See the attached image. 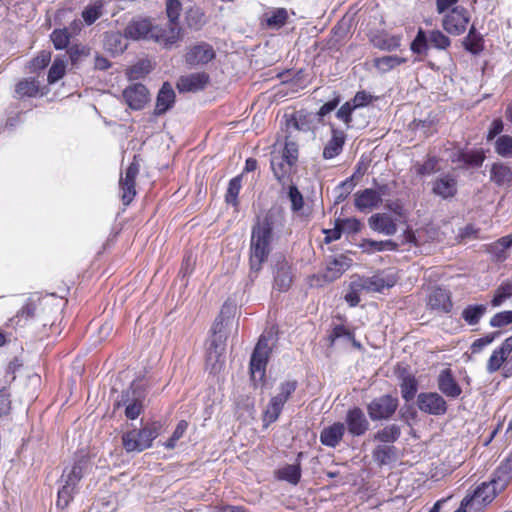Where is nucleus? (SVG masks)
Instances as JSON below:
<instances>
[{
    "label": "nucleus",
    "instance_id": "37998d69",
    "mask_svg": "<svg viewBox=\"0 0 512 512\" xmlns=\"http://www.w3.org/2000/svg\"><path fill=\"white\" fill-rule=\"evenodd\" d=\"M374 46L386 51H393L400 47L401 37L397 35H382L373 39Z\"/></svg>",
    "mask_w": 512,
    "mask_h": 512
},
{
    "label": "nucleus",
    "instance_id": "49530a36",
    "mask_svg": "<svg viewBox=\"0 0 512 512\" xmlns=\"http://www.w3.org/2000/svg\"><path fill=\"white\" fill-rule=\"evenodd\" d=\"M287 196L291 203L292 212L300 213L304 207V198L295 184L289 185Z\"/></svg>",
    "mask_w": 512,
    "mask_h": 512
},
{
    "label": "nucleus",
    "instance_id": "9d476101",
    "mask_svg": "<svg viewBox=\"0 0 512 512\" xmlns=\"http://www.w3.org/2000/svg\"><path fill=\"white\" fill-rule=\"evenodd\" d=\"M216 56L214 48L207 42H199L187 48L185 62L189 67L205 65Z\"/></svg>",
    "mask_w": 512,
    "mask_h": 512
},
{
    "label": "nucleus",
    "instance_id": "a18cd8bd",
    "mask_svg": "<svg viewBox=\"0 0 512 512\" xmlns=\"http://www.w3.org/2000/svg\"><path fill=\"white\" fill-rule=\"evenodd\" d=\"M241 176H236L229 181L225 201L234 207L238 205V195L241 190Z\"/></svg>",
    "mask_w": 512,
    "mask_h": 512
},
{
    "label": "nucleus",
    "instance_id": "412c9836",
    "mask_svg": "<svg viewBox=\"0 0 512 512\" xmlns=\"http://www.w3.org/2000/svg\"><path fill=\"white\" fill-rule=\"evenodd\" d=\"M209 81V75L205 72L191 73L179 78L177 88L180 92H196L204 89Z\"/></svg>",
    "mask_w": 512,
    "mask_h": 512
},
{
    "label": "nucleus",
    "instance_id": "f704fd0d",
    "mask_svg": "<svg viewBox=\"0 0 512 512\" xmlns=\"http://www.w3.org/2000/svg\"><path fill=\"white\" fill-rule=\"evenodd\" d=\"M397 449L393 445H378L372 452L373 459L379 465H387L396 459Z\"/></svg>",
    "mask_w": 512,
    "mask_h": 512
},
{
    "label": "nucleus",
    "instance_id": "ea45409f",
    "mask_svg": "<svg viewBox=\"0 0 512 512\" xmlns=\"http://www.w3.org/2000/svg\"><path fill=\"white\" fill-rule=\"evenodd\" d=\"M277 478L289 482L290 484L296 485L301 478V466L300 463L289 464L277 471Z\"/></svg>",
    "mask_w": 512,
    "mask_h": 512
},
{
    "label": "nucleus",
    "instance_id": "6ab92c4d",
    "mask_svg": "<svg viewBox=\"0 0 512 512\" xmlns=\"http://www.w3.org/2000/svg\"><path fill=\"white\" fill-rule=\"evenodd\" d=\"M437 386L439 391L448 398H458L462 393L460 385L449 368L440 371L437 377Z\"/></svg>",
    "mask_w": 512,
    "mask_h": 512
},
{
    "label": "nucleus",
    "instance_id": "e433bc0d",
    "mask_svg": "<svg viewBox=\"0 0 512 512\" xmlns=\"http://www.w3.org/2000/svg\"><path fill=\"white\" fill-rule=\"evenodd\" d=\"M400 390L405 401H411L417 393V380L409 373H402L400 376Z\"/></svg>",
    "mask_w": 512,
    "mask_h": 512
},
{
    "label": "nucleus",
    "instance_id": "0e129e2a",
    "mask_svg": "<svg viewBox=\"0 0 512 512\" xmlns=\"http://www.w3.org/2000/svg\"><path fill=\"white\" fill-rule=\"evenodd\" d=\"M354 110L355 109L352 108V103L347 101L336 112V117L339 120H341L342 122H344V124L346 125V128H350L352 126L351 125V120H352L351 115Z\"/></svg>",
    "mask_w": 512,
    "mask_h": 512
},
{
    "label": "nucleus",
    "instance_id": "b1692460",
    "mask_svg": "<svg viewBox=\"0 0 512 512\" xmlns=\"http://www.w3.org/2000/svg\"><path fill=\"white\" fill-rule=\"evenodd\" d=\"M393 284L387 281L382 275L376 274L371 277H357L354 279L356 288H363L367 292H382Z\"/></svg>",
    "mask_w": 512,
    "mask_h": 512
},
{
    "label": "nucleus",
    "instance_id": "c9c22d12",
    "mask_svg": "<svg viewBox=\"0 0 512 512\" xmlns=\"http://www.w3.org/2000/svg\"><path fill=\"white\" fill-rule=\"evenodd\" d=\"M85 465L86 461L81 460L75 463L69 470L65 469L62 474L64 485H69L75 489L78 482L83 477Z\"/></svg>",
    "mask_w": 512,
    "mask_h": 512
},
{
    "label": "nucleus",
    "instance_id": "20e7f679",
    "mask_svg": "<svg viewBox=\"0 0 512 512\" xmlns=\"http://www.w3.org/2000/svg\"><path fill=\"white\" fill-rule=\"evenodd\" d=\"M296 387L297 382L294 380L285 381L279 385V392L270 399L264 411L263 421L266 423V426L279 418L285 403L295 392Z\"/></svg>",
    "mask_w": 512,
    "mask_h": 512
},
{
    "label": "nucleus",
    "instance_id": "bf43d9fd",
    "mask_svg": "<svg viewBox=\"0 0 512 512\" xmlns=\"http://www.w3.org/2000/svg\"><path fill=\"white\" fill-rule=\"evenodd\" d=\"M279 155L295 165L298 160V145L293 141L287 140L282 153Z\"/></svg>",
    "mask_w": 512,
    "mask_h": 512
},
{
    "label": "nucleus",
    "instance_id": "338daca9",
    "mask_svg": "<svg viewBox=\"0 0 512 512\" xmlns=\"http://www.w3.org/2000/svg\"><path fill=\"white\" fill-rule=\"evenodd\" d=\"M287 12L285 9H277L267 18L269 27H281L286 23Z\"/></svg>",
    "mask_w": 512,
    "mask_h": 512
},
{
    "label": "nucleus",
    "instance_id": "09e8293b",
    "mask_svg": "<svg viewBox=\"0 0 512 512\" xmlns=\"http://www.w3.org/2000/svg\"><path fill=\"white\" fill-rule=\"evenodd\" d=\"M103 4L100 1L87 6L82 12V17L86 24H93L102 14Z\"/></svg>",
    "mask_w": 512,
    "mask_h": 512
},
{
    "label": "nucleus",
    "instance_id": "58836bf2",
    "mask_svg": "<svg viewBox=\"0 0 512 512\" xmlns=\"http://www.w3.org/2000/svg\"><path fill=\"white\" fill-rule=\"evenodd\" d=\"M510 298H512V282L506 280L503 281L494 291V295L491 299V305L493 307H500Z\"/></svg>",
    "mask_w": 512,
    "mask_h": 512
},
{
    "label": "nucleus",
    "instance_id": "39448f33",
    "mask_svg": "<svg viewBox=\"0 0 512 512\" xmlns=\"http://www.w3.org/2000/svg\"><path fill=\"white\" fill-rule=\"evenodd\" d=\"M270 353L268 338L264 335L260 336L250 359V373L253 381L264 379Z\"/></svg>",
    "mask_w": 512,
    "mask_h": 512
},
{
    "label": "nucleus",
    "instance_id": "774afa93",
    "mask_svg": "<svg viewBox=\"0 0 512 512\" xmlns=\"http://www.w3.org/2000/svg\"><path fill=\"white\" fill-rule=\"evenodd\" d=\"M437 162L436 158L430 157L423 164H416V173L420 176L434 173L436 171Z\"/></svg>",
    "mask_w": 512,
    "mask_h": 512
},
{
    "label": "nucleus",
    "instance_id": "f8f14e48",
    "mask_svg": "<svg viewBox=\"0 0 512 512\" xmlns=\"http://www.w3.org/2000/svg\"><path fill=\"white\" fill-rule=\"evenodd\" d=\"M140 166L134 160L127 167L124 176L120 177L119 186L121 190V198L124 205H129L136 195L135 180L139 174Z\"/></svg>",
    "mask_w": 512,
    "mask_h": 512
},
{
    "label": "nucleus",
    "instance_id": "6e6d98bb",
    "mask_svg": "<svg viewBox=\"0 0 512 512\" xmlns=\"http://www.w3.org/2000/svg\"><path fill=\"white\" fill-rule=\"evenodd\" d=\"M188 428V423L185 420H181L178 422L172 436L164 443V446L167 449H174L176 446V442L183 437L186 430Z\"/></svg>",
    "mask_w": 512,
    "mask_h": 512
},
{
    "label": "nucleus",
    "instance_id": "052dcab7",
    "mask_svg": "<svg viewBox=\"0 0 512 512\" xmlns=\"http://www.w3.org/2000/svg\"><path fill=\"white\" fill-rule=\"evenodd\" d=\"M460 159L466 166L480 167L483 164L485 156L482 152L462 153Z\"/></svg>",
    "mask_w": 512,
    "mask_h": 512
},
{
    "label": "nucleus",
    "instance_id": "7ed1b4c3",
    "mask_svg": "<svg viewBox=\"0 0 512 512\" xmlns=\"http://www.w3.org/2000/svg\"><path fill=\"white\" fill-rule=\"evenodd\" d=\"M146 398L145 389L140 383L133 382L131 386L122 392L121 399L116 406L125 407V416L128 419H136L143 411Z\"/></svg>",
    "mask_w": 512,
    "mask_h": 512
},
{
    "label": "nucleus",
    "instance_id": "bb28decb",
    "mask_svg": "<svg viewBox=\"0 0 512 512\" xmlns=\"http://www.w3.org/2000/svg\"><path fill=\"white\" fill-rule=\"evenodd\" d=\"M331 133V139L326 143L323 149L324 159H332L339 155L345 143V134L343 131L332 126Z\"/></svg>",
    "mask_w": 512,
    "mask_h": 512
},
{
    "label": "nucleus",
    "instance_id": "393cba45",
    "mask_svg": "<svg viewBox=\"0 0 512 512\" xmlns=\"http://www.w3.org/2000/svg\"><path fill=\"white\" fill-rule=\"evenodd\" d=\"M345 433V425L341 422L323 428L320 433V442L327 447L335 448L342 440Z\"/></svg>",
    "mask_w": 512,
    "mask_h": 512
},
{
    "label": "nucleus",
    "instance_id": "2eb2a0df",
    "mask_svg": "<svg viewBox=\"0 0 512 512\" xmlns=\"http://www.w3.org/2000/svg\"><path fill=\"white\" fill-rule=\"evenodd\" d=\"M155 25L147 18L131 20L124 30V35L133 40H151Z\"/></svg>",
    "mask_w": 512,
    "mask_h": 512
},
{
    "label": "nucleus",
    "instance_id": "423d86ee",
    "mask_svg": "<svg viewBox=\"0 0 512 512\" xmlns=\"http://www.w3.org/2000/svg\"><path fill=\"white\" fill-rule=\"evenodd\" d=\"M351 259L339 255L327 262L324 271L321 274L311 277V285L322 286L324 283H330L340 278L342 274L350 267Z\"/></svg>",
    "mask_w": 512,
    "mask_h": 512
},
{
    "label": "nucleus",
    "instance_id": "4c0bfd02",
    "mask_svg": "<svg viewBox=\"0 0 512 512\" xmlns=\"http://www.w3.org/2000/svg\"><path fill=\"white\" fill-rule=\"evenodd\" d=\"M511 245L512 238L510 236H505L490 244L487 251L495 258V260L502 261L506 258L507 250Z\"/></svg>",
    "mask_w": 512,
    "mask_h": 512
},
{
    "label": "nucleus",
    "instance_id": "e2e57ef3",
    "mask_svg": "<svg viewBox=\"0 0 512 512\" xmlns=\"http://www.w3.org/2000/svg\"><path fill=\"white\" fill-rule=\"evenodd\" d=\"M428 38L437 49H446L450 46V39L439 30L432 31Z\"/></svg>",
    "mask_w": 512,
    "mask_h": 512
},
{
    "label": "nucleus",
    "instance_id": "c85d7f7f",
    "mask_svg": "<svg viewBox=\"0 0 512 512\" xmlns=\"http://www.w3.org/2000/svg\"><path fill=\"white\" fill-rule=\"evenodd\" d=\"M293 281L291 267L286 261H280L276 264L274 276L275 287L279 291H287Z\"/></svg>",
    "mask_w": 512,
    "mask_h": 512
},
{
    "label": "nucleus",
    "instance_id": "1a4fd4ad",
    "mask_svg": "<svg viewBox=\"0 0 512 512\" xmlns=\"http://www.w3.org/2000/svg\"><path fill=\"white\" fill-rule=\"evenodd\" d=\"M417 406L423 413L440 416L447 412L445 399L437 392H422L417 396Z\"/></svg>",
    "mask_w": 512,
    "mask_h": 512
},
{
    "label": "nucleus",
    "instance_id": "2f4dec72",
    "mask_svg": "<svg viewBox=\"0 0 512 512\" xmlns=\"http://www.w3.org/2000/svg\"><path fill=\"white\" fill-rule=\"evenodd\" d=\"M490 180L498 186L512 183V170L507 165L495 163L490 170Z\"/></svg>",
    "mask_w": 512,
    "mask_h": 512
},
{
    "label": "nucleus",
    "instance_id": "dca6fc26",
    "mask_svg": "<svg viewBox=\"0 0 512 512\" xmlns=\"http://www.w3.org/2000/svg\"><path fill=\"white\" fill-rule=\"evenodd\" d=\"M345 422L352 436L364 435L369 429V422L359 407H353L347 411Z\"/></svg>",
    "mask_w": 512,
    "mask_h": 512
},
{
    "label": "nucleus",
    "instance_id": "c03bdc74",
    "mask_svg": "<svg viewBox=\"0 0 512 512\" xmlns=\"http://www.w3.org/2000/svg\"><path fill=\"white\" fill-rule=\"evenodd\" d=\"M398 245L392 240L385 241H375V240H365L362 244V248L367 253H374L377 251H394L396 250Z\"/></svg>",
    "mask_w": 512,
    "mask_h": 512
},
{
    "label": "nucleus",
    "instance_id": "473e14b6",
    "mask_svg": "<svg viewBox=\"0 0 512 512\" xmlns=\"http://www.w3.org/2000/svg\"><path fill=\"white\" fill-rule=\"evenodd\" d=\"M270 163L275 178L280 183H284L285 178L290 174L291 168L294 165L281 157L279 154H273Z\"/></svg>",
    "mask_w": 512,
    "mask_h": 512
},
{
    "label": "nucleus",
    "instance_id": "4d7b16f0",
    "mask_svg": "<svg viewBox=\"0 0 512 512\" xmlns=\"http://www.w3.org/2000/svg\"><path fill=\"white\" fill-rule=\"evenodd\" d=\"M75 489L70 487L69 485H63L58 491V497L56 501V505L59 508H66L70 501L73 499Z\"/></svg>",
    "mask_w": 512,
    "mask_h": 512
},
{
    "label": "nucleus",
    "instance_id": "cd10ccee",
    "mask_svg": "<svg viewBox=\"0 0 512 512\" xmlns=\"http://www.w3.org/2000/svg\"><path fill=\"white\" fill-rule=\"evenodd\" d=\"M314 115L312 113L300 110L295 112L286 122L288 130L294 129L298 131L308 132L312 130Z\"/></svg>",
    "mask_w": 512,
    "mask_h": 512
},
{
    "label": "nucleus",
    "instance_id": "f257e3e1",
    "mask_svg": "<svg viewBox=\"0 0 512 512\" xmlns=\"http://www.w3.org/2000/svg\"><path fill=\"white\" fill-rule=\"evenodd\" d=\"M284 212L281 208H271L263 216L257 217L252 227L250 241V268L259 272L272 251V232L284 225Z\"/></svg>",
    "mask_w": 512,
    "mask_h": 512
},
{
    "label": "nucleus",
    "instance_id": "7c9ffc66",
    "mask_svg": "<svg viewBox=\"0 0 512 512\" xmlns=\"http://www.w3.org/2000/svg\"><path fill=\"white\" fill-rule=\"evenodd\" d=\"M428 304L432 309L449 312L452 302L448 292L444 289H435L429 296Z\"/></svg>",
    "mask_w": 512,
    "mask_h": 512
},
{
    "label": "nucleus",
    "instance_id": "72a5a7b5",
    "mask_svg": "<svg viewBox=\"0 0 512 512\" xmlns=\"http://www.w3.org/2000/svg\"><path fill=\"white\" fill-rule=\"evenodd\" d=\"M486 312L487 306L485 304L468 305L463 309L461 317L468 325L473 326L480 322Z\"/></svg>",
    "mask_w": 512,
    "mask_h": 512
},
{
    "label": "nucleus",
    "instance_id": "4be33fe9",
    "mask_svg": "<svg viewBox=\"0 0 512 512\" xmlns=\"http://www.w3.org/2000/svg\"><path fill=\"white\" fill-rule=\"evenodd\" d=\"M432 192L442 199L452 198L457 193V180L453 175L446 174L433 182Z\"/></svg>",
    "mask_w": 512,
    "mask_h": 512
},
{
    "label": "nucleus",
    "instance_id": "3c124183",
    "mask_svg": "<svg viewBox=\"0 0 512 512\" xmlns=\"http://www.w3.org/2000/svg\"><path fill=\"white\" fill-rule=\"evenodd\" d=\"M496 152L503 157L512 156V137L508 135L500 136L495 143Z\"/></svg>",
    "mask_w": 512,
    "mask_h": 512
},
{
    "label": "nucleus",
    "instance_id": "de8ad7c7",
    "mask_svg": "<svg viewBox=\"0 0 512 512\" xmlns=\"http://www.w3.org/2000/svg\"><path fill=\"white\" fill-rule=\"evenodd\" d=\"M150 70V61L143 60L131 66L127 71V75L130 80H138L146 76L150 72Z\"/></svg>",
    "mask_w": 512,
    "mask_h": 512
},
{
    "label": "nucleus",
    "instance_id": "f03ea898",
    "mask_svg": "<svg viewBox=\"0 0 512 512\" xmlns=\"http://www.w3.org/2000/svg\"><path fill=\"white\" fill-rule=\"evenodd\" d=\"M160 430L161 425L157 422L147 424L141 429H132L123 434L122 445L128 453H140L152 446Z\"/></svg>",
    "mask_w": 512,
    "mask_h": 512
},
{
    "label": "nucleus",
    "instance_id": "5fc2aeb1",
    "mask_svg": "<svg viewBox=\"0 0 512 512\" xmlns=\"http://www.w3.org/2000/svg\"><path fill=\"white\" fill-rule=\"evenodd\" d=\"M182 10V4L179 0H167L166 13L169 19L168 23L179 24L178 19Z\"/></svg>",
    "mask_w": 512,
    "mask_h": 512
},
{
    "label": "nucleus",
    "instance_id": "8fccbe9b",
    "mask_svg": "<svg viewBox=\"0 0 512 512\" xmlns=\"http://www.w3.org/2000/svg\"><path fill=\"white\" fill-rule=\"evenodd\" d=\"M500 331H494L486 334L485 336L476 339L471 345L472 353H480L486 346L490 345L494 342L498 337H500Z\"/></svg>",
    "mask_w": 512,
    "mask_h": 512
},
{
    "label": "nucleus",
    "instance_id": "ddd939ff",
    "mask_svg": "<svg viewBox=\"0 0 512 512\" xmlns=\"http://www.w3.org/2000/svg\"><path fill=\"white\" fill-rule=\"evenodd\" d=\"M469 16L462 7L453 8L443 19V28L446 32L453 35H460L465 32Z\"/></svg>",
    "mask_w": 512,
    "mask_h": 512
},
{
    "label": "nucleus",
    "instance_id": "9b49d317",
    "mask_svg": "<svg viewBox=\"0 0 512 512\" xmlns=\"http://www.w3.org/2000/svg\"><path fill=\"white\" fill-rule=\"evenodd\" d=\"M225 306L221 310V314L216 318L211 331L212 338L208 347V356L217 360L225 351L226 333L223 331L224 319L222 317Z\"/></svg>",
    "mask_w": 512,
    "mask_h": 512
},
{
    "label": "nucleus",
    "instance_id": "f3484780",
    "mask_svg": "<svg viewBox=\"0 0 512 512\" xmlns=\"http://www.w3.org/2000/svg\"><path fill=\"white\" fill-rule=\"evenodd\" d=\"M384 187H380L379 191L373 189H364L363 191H358L355 194V206L360 211H370L373 210L382 203V194Z\"/></svg>",
    "mask_w": 512,
    "mask_h": 512
},
{
    "label": "nucleus",
    "instance_id": "69168bd1",
    "mask_svg": "<svg viewBox=\"0 0 512 512\" xmlns=\"http://www.w3.org/2000/svg\"><path fill=\"white\" fill-rule=\"evenodd\" d=\"M475 28L472 26L464 44L465 48L473 54L481 50V38L474 35Z\"/></svg>",
    "mask_w": 512,
    "mask_h": 512
},
{
    "label": "nucleus",
    "instance_id": "a19ab883",
    "mask_svg": "<svg viewBox=\"0 0 512 512\" xmlns=\"http://www.w3.org/2000/svg\"><path fill=\"white\" fill-rule=\"evenodd\" d=\"M405 62V58H401L396 55H389L375 58L374 66L380 73L384 74Z\"/></svg>",
    "mask_w": 512,
    "mask_h": 512
},
{
    "label": "nucleus",
    "instance_id": "a211bd4d",
    "mask_svg": "<svg viewBox=\"0 0 512 512\" xmlns=\"http://www.w3.org/2000/svg\"><path fill=\"white\" fill-rule=\"evenodd\" d=\"M512 352V335L506 338L503 343L496 348L490 355L487 364L486 371L489 374L497 372L503 363L507 360L509 354Z\"/></svg>",
    "mask_w": 512,
    "mask_h": 512
},
{
    "label": "nucleus",
    "instance_id": "6e6552de",
    "mask_svg": "<svg viewBox=\"0 0 512 512\" xmlns=\"http://www.w3.org/2000/svg\"><path fill=\"white\" fill-rule=\"evenodd\" d=\"M512 479V452L501 462L494 471L489 483L492 484L491 493L486 499H494L499 493L504 491Z\"/></svg>",
    "mask_w": 512,
    "mask_h": 512
},
{
    "label": "nucleus",
    "instance_id": "864d4df0",
    "mask_svg": "<svg viewBox=\"0 0 512 512\" xmlns=\"http://www.w3.org/2000/svg\"><path fill=\"white\" fill-rule=\"evenodd\" d=\"M428 41L425 32L419 29L413 42L411 43V50L416 54H423L428 49Z\"/></svg>",
    "mask_w": 512,
    "mask_h": 512
},
{
    "label": "nucleus",
    "instance_id": "0eeeda50",
    "mask_svg": "<svg viewBox=\"0 0 512 512\" xmlns=\"http://www.w3.org/2000/svg\"><path fill=\"white\" fill-rule=\"evenodd\" d=\"M399 401L392 395H382L374 398L367 405V413L372 421L390 419L396 412Z\"/></svg>",
    "mask_w": 512,
    "mask_h": 512
},
{
    "label": "nucleus",
    "instance_id": "5701e85b",
    "mask_svg": "<svg viewBox=\"0 0 512 512\" xmlns=\"http://www.w3.org/2000/svg\"><path fill=\"white\" fill-rule=\"evenodd\" d=\"M175 92L172 86L165 82L160 88L154 109V115L161 116L171 109L175 103Z\"/></svg>",
    "mask_w": 512,
    "mask_h": 512
},
{
    "label": "nucleus",
    "instance_id": "aec40b11",
    "mask_svg": "<svg viewBox=\"0 0 512 512\" xmlns=\"http://www.w3.org/2000/svg\"><path fill=\"white\" fill-rule=\"evenodd\" d=\"M123 98L130 108L139 110L148 100V90L143 84H132L123 91Z\"/></svg>",
    "mask_w": 512,
    "mask_h": 512
},
{
    "label": "nucleus",
    "instance_id": "13d9d810",
    "mask_svg": "<svg viewBox=\"0 0 512 512\" xmlns=\"http://www.w3.org/2000/svg\"><path fill=\"white\" fill-rule=\"evenodd\" d=\"M512 323V310L502 311L496 313L490 319V326L495 328H502Z\"/></svg>",
    "mask_w": 512,
    "mask_h": 512
},
{
    "label": "nucleus",
    "instance_id": "4468645a",
    "mask_svg": "<svg viewBox=\"0 0 512 512\" xmlns=\"http://www.w3.org/2000/svg\"><path fill=\"white\" fill-rule=\"evenodd\" d=\"M181 27L179 24L168 23L165 27L155 25L151 40L162 45L164 48H171L181 40Z\"/></svg>",
    "mask_w": 512,
    "mask_h": 512
},
{
    "label": "nucleus",
    "instance_id": "603ef678",
    "mask_svg": "<svg viewBox=\"0 0 512 512\" xmlns=\"http://www.w3.org/2000/svg\"><path fill=\"white\" fill-rule=\"evenodd\" d=\"M65 62L61 59H55L48 72V82L53 84L60 80L65 74Z\"/></svg>",
    "mask_w": 512,
    "mask_h": 512
},
{
    "label": "nucleus",
    "instance_id": "79ce46f5",
    "mask_svg": "<svg viewBox=\"0 0 512 512\" xmlns=\"http://www.w3.org/2000/svg\"><path fill=\"white\" fill-rule=\"evenodd\" d=\"M15 92L19 97H35L39 93V84L35 79H23L16 85Z\"/></svg>",
    "mask_w": 512,
    "mask_h": 512
},
{
    "label": "nucleus",
    "instance_id": "a878e982",
    "mask_svg": "<svg viewBox=\"0 0 512 512\" xmlns=\"http://www.w3.org/2000/svg\"><path fill=\"white\" fill-rule=\"evenodd\" d=\"M369 226L372 230L387 236L394 235L397 231L394 220L388 214H374L369 218Z\"/></svg>",
    "mask_w": 512,
    "mask_h": 512
},
{
    "label": "nucleus",
    "instance_id": "c756f323",
    "mask_svg": "<svg viewBox=\"0 0 512 512\" xmlns=\"http://www.w3.org/2000/svg\"><path fill=\"white\" fill-rule=\"evenodd\" d=\"M401 427L397 424H388L373 434V440L382 445L393 444L401 436Z\"/></svg>",
    "mask_w": 512,
    "mask_h": 512
},
{
    "label": "nucleus",
    "instance_id": "680f3d73",
    "mask_svg": "<svg viewBox=\"0 0 512 512\" xmlns=\"http://www.w3.org/2000/svg\"><path fill=\"white\" fill-rule=\"evenodd\" d=\"M51 40L56 49H63L69 44L70 35L66 29L54 30L51 34Z\"/></svg>",
    "mask_w": 512,
    "mask_h": 512
}]
</instances>
